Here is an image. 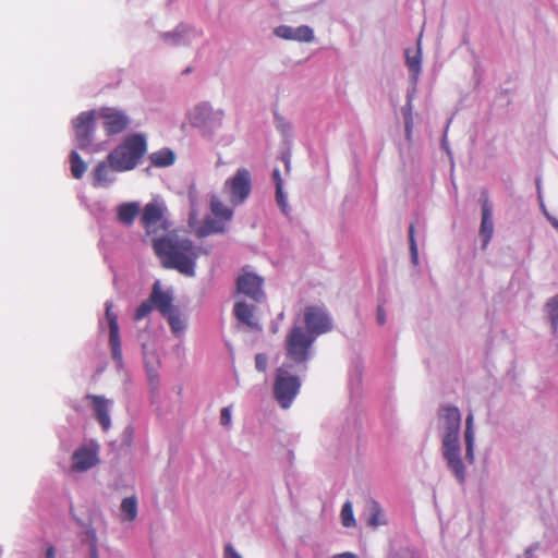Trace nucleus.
<instances>
[{"mask_svg": "<svg viewBox=\"0 0 558 558\" xmlns=\"http://www.w3.org/2000/svg\"><path fill=\"white\" fill-rule=\"evenodd\" d=\"M276 201L281 210L287 214V202L281 186L276 189Z\"/></svg>", "mask_w": 558, "mask_h": 558, "instance_id": "c9c22d12", "label": "nucleus"}, {"mask_svg": "<svg viewBox=\"0 0 558 558\" xmlns=\"http://www.w3.org/2000/svg\"><path fill=\"white\" fill-rule=\"evenodd\" d=\"M439 417L446 434L442 438L444 457L448 462L449 469L453 472L459 483L465 480V469L461 459V448L459 444V432L461 425V413L457 407H442Z\"/></svg>", "mask_w": 558, "mask_h": 558, "instance_id": "f03ea898", "label": "nucleus"}, {"mask_svg": "<svg viewBox=\"0 0 558 558\" xmlns=\"http://www.w3.org/2000/svg\"><path fill=\"white\" fill-rule=\"evenodd\" d=\"M377 320L379 325H384L386 323V315L381 305L377 308Z\"/></svg>", "mask_w": 558, "mask_h": 558, "instance_id": "a19ab883", "label": "nucleus"}, {"mask_svg": "<svg viewBox=\"0 0 558 558\" xmlns=\"http://www.w3.org/2000/svg\"><path fill=\"white\" fill-rule=\"evenodd\" d=\"M210 210L215 218L206 217L203 225L196 228L195 231L198 238L223 232L226 222L230 221L233 215L232 209L227 207L216 195L210 198Z\"/></svg>", "mask_w": 558, "mask_h": 558, "instance_id": "423d86ee", "label": "nucleus"}, {"mask_svg": "<svg viewBox=\"0 0 558 558\" xmlns=\"http://www.w3.org/2000/svg\"><path fill=\"white\" fill-rule=\"evenodd\" d=\"M301 388L299 376L292 375L287 367L277 369L274 381V397L282 409H289Z\"/></svg>", "mask_w": 558, "mask_h": 558, "instance_id": "39448f33", "label": "nucleus"}, {"mask_svg": "<svg viewBox=\"0 0 558 558\" xmlns=\"http://www.w3.org/2000/svg\"><path fill=\"white\" fill-rule=\"evenodd\" d=\"M179 37H180V34H178V33L167 34L166 35V38H170L173 44H178L179 43Z\"/></svg>", "mask_w": 558, "mask_h": 558, "instance_id": "37998d69", "label": "nucleus"}, {"mask_svg": "<svg viewBox=\"0 0 558 558\" xmlns=\"http://www.w3.org/2000/svg\"><path fill=\"white\" fill-rule=\"evenodd\" d=\"M140 221L147 234L168 231L171 227L166 217V207L158 202H150L144 206Z\"/></svg>", "mask_w": 558, "mask_h": 558, "instance_id": "6e6552de", "label": "nucleus"}, {"mask_svg": "<svg viewBox=\"0 0 558 558\" xmlns=\"http://www.w3.org/2000/svg\"><path fill=\"white\" fill-rule=\"evenodd\" d=\"M165 317H167L171 330L174 333H180L183 331L185 325L178 312L173 310L169 314L165 315Z\"/></svg>", "mask_w": 558, "mask_h": 558, "instance_id": "2f4dec72", "label": "nucleus"}, {"mask_svg": "<svg viewBox=\"0 0 558 558\" xmlns=\"http://www.w3.org/2000/svg\"><path fill=\"white\" fill-rule=\"evenodd\" d=\"M546 311L551 322L554 331L558 328V293L546 303Z\"/></svg>", "mask_w": 558, "mask_h": 558, "instance_id": "7c9ffc66", "label": "nucleus"}, {"mask_svg": "<svg viewBox=\"0 0 558 558\" xmlns=\"http://www.w3.org/2000/svg\"><path fill=\"white\" fill-rule=\"evenodd\" d=\"M252 187L251 173L247 169H238L233 178L226 182V189L230 194L233 205L242 204L250 195Z\"/></svg>", "mask_w": 558, "mask_h": 558, "instance_id": "1a4fd4ad", "label": "nucleus"}, {"mask_svg": "<svg viewBox=\"0 0 558 558\" xmlns=\"http://www.w3.org/2000/svg\"><path fill=\"white\" fill-rule=\"evenodd\" d=\"M305 332L313 335L315 339L332 329V323L328 313L318 305H307L303 311V318L300 322Z\"/></svg>", "mask_w": 558, "mask_h": 558, "instance_id": "0eeeda50", "label": "nucleus"}, {"mask_svg": "<svg viewBox=\"0 0 558 558\" xmlns=\"http://www.w3.org/2000/svg\"><path fill=\"white\" fill-rule=\"evenodd\" d=\"M149 299L154 307H156L162 316L173 311L172 298L169 293L160 290L159 282L154 284Z\"/></svg>", "mask_w": 558, "mask_h": 558, "instance_id": "6ab92c4d", "label": "nucleus"}, {"mask_svg": "<svg viewBox=\"0 0 558 558\" xmlns=\"http://www.w3.org/2000/svg\"><path fill=\"white\" fill-rule=\"evenodd\" d=\"M150 162L157 168H166L174 163L175 155L169 148H162L149 156Z\"/></svg>", "mask_w": 558, "mask_h": 558, "instance_id": "393cba45", "label": "nucleus"}, {"mask_svg": "<svg viewBox=\"0 0 558 558\" xmlns=\"http://www.w3.org/2000/svg\"><path fill=\"white\" fill-rule=\"evenodd\" d=\"M494 234L493 209L487 196L482 199V221L480 235L483 239V248L487 246Z\"/></svg>", "mask_w": 558, "mask_h": 558, "instance_id": "f3484780", "label": "nucleus"}, {"mask_svg": "<svg viewBox=\"0 0 558 558\" xmlns=\"http://www.w3.org/2000/svg\"><path fill=\"white\" fill-rule=\"evenodd\" d=\"M71 174L75 179H81L86 172L87 165L81 158L77 151L72 150L70 154Z\"/></svg>", "mask_w": 558, "mask_h": 558, "instance_id": "cd10ccee", "label": "nucleus"}, {"mask_svg": "<svg viewBox=\"0 0 558 558\" xmlns=\"http://www.w3.org/2000/svg\"><path fill=\"white\" fill-rule=\"evenodd\" d=\"M216 116H218L219 120H221L222 116H223V112L222 111H219L216 113Z\"/></svg>", "mask_w": 558, "mask_h": 558, "instance_id": "49530a36", "label": "nucleus"}, {"mask_svg": "<svg viewBox=\"0 0 558 558\" xmlns=\"http://www.w3.org/2000/svg\"><path fill=\"white\" fill-rule=\"evenodd\" d=\"M140 214L138 203H123L117 208L118 220L126 226H131Z\"/></svg>", "mask_w": 558, "mask_h": 558, "instance_id": "4be33fe9", "label": "nucleus"}, {"mask_svg": "<svg viewBox=\"0 0 558 558\" xmlns=\"http://www.w3.org/2000/svg\"><path fill=\"white\" fill-rule=\"evenodd\" d=\"M268 364V357L265 353H258L255 356V367L258 372H265Z\"/></svg>", "mask_w": 558, "mask_h": 558, "instance_id": "72a5a7b5", "label": "nucleus"}, {"mask_svg": "<svg viewBox=\"0 0 558 558\" xmlns=\"http://www.w3.org/2000/svg\"><path fill=\"white\" fill-rule=\"evenodd\" d=\"M341 522L345 527H354L356 525V521L353 513V506L351 501H345L341 509Z\"/></svg>", "mask_w": 558, "mask_h": 558, "instance_id": "c85d7f7f", "label": "nucleus"}, {"mask_svg": "<svg viewBox=\"0 0 558 558\" xmlns=\"http://www.w3.org/2000/svg\"><path fill=\"white\" fill-rule=\"evenodd\" d=\"M113 171V167L108 162V158L100 161L93 171L94 186H108L112 183L114 180L112 177Z\"/></svg>", "mask_w": 558, "mask_h": 558, "instance_id": "aec40b11", "label": "nucleus"}, {"mask_svg": "<svg viewBox=\"0 0 558 558\" xmlns=\"http://www.w3.org/2000/svg\"><path fill=\"white\" fill-rule=\"evenodd\" d=\"M231 423V409L229 407L222 408L220 412V424L229 426Z\"/></svg>", "mask_w": 558, "mask_h": 558, "instance_id": "4c0bfd02", "label": "nucleus"}, {"mask_svg": "<svg viewBox=\"0 0 558 558\" xmlns=\"http://www.w3.org/2000/svg\"><path fill=\"white\" fill-rule=\"evenodd\" d=\"M465 459L473 463L474 461V432H473V414L470 413L465 420Z\"/></svg>", "mask_w": 558, "mask_h": 558, "instance_id": "b1692460", "label": "nucleus"}, {"mask_svg": "<svg viewBox=\"0 0 558 558\" xmlns=\"http://www.w3.org/2000/svg\"><path fill=\"white\" fill-rule=\"evenodd\" d=\"M113 302L107 301L105 303V317L109 327V347L111 349V355L113 361L120 367L123 363L122 356V348H121V338H120V328L118 324V316L112 311Z\"/></svg>", "mask_w": 558, "mask_h": 558, "instance_id": "9b49d317", "label": "nucleus"}, {"mask_svg": "<svg viewBox=\"0 0 558 558\" xmlns=\"http://www.w3.org/2000/svg\"><path fill=\"white\" fill-rule=\"evenodd\" d=\"M153 308H154V305H153L150 299L148 298L147 300L143 301L140 304V306L136 308L135 314H134V320L140 322V320L144 319L146 316H148L150 314Z\"/></svg>", "mask_w": 558, "mask_h": 558, "instance_id": "473e14b6", "label": "nucleus"}, {"mask_svg": "<svg viewBox=\"0 0 558 558\" xmlns=\"http://www.w3.org/2000/svg\"><path fill=\"white\" fill-rule=\"evenodd\" d=\"M196 219H197V213L196 211H192L190 214V218H189V222H190L191 227L195 226Z\"/></svg>", "mask_w": 558, "mask_h": 558, "instance_id": "c03bdc74", "label": "nucleus"}, {"mask_svg": "<svg viewBox=\"0 0 558 558\" xmlns=\"http://www.w3.org/2000/svg\"><path fill=\"white\" fill-rule=\"evenodd\" d=\"M99 463L98 448L82 446L72 454V470L75 472H85Z\"/></svg>", "mask_w": 558, "mask_h": 558, "instance_id": "4468645a", "label": "nucleus"}, {"mask_svg": "<svg viewBox=\"0 0 558 558\" xmlns=\"http://www.w3.org/2000/svg\"><path fill=\"white\" fill-rule=\"evenodd\" d=\"M256 306L248 305L245 302H236L234 304L233 314L236 319L252 329H260L255 316Z\"/></svg>", "mask_w": 558, "mask_h": 558, "instance_id": "a211bd4d", "label": "nucleus"}, {"mask_svg": "<svg viewBox=\"0 0 558 558\" xmlns=\"http://www.w3.org/2000/svg\"><path fill=\"white\" fill-rule=\"evenodd\" d=\"M46 558H54V548H53V546H49L47 548Z\"/></svg>", "mask_w": 558, "mask_h": 558, "instance_id": "a18cd8bd", "label": "nucleus"}, {"mask_svg": "<svg viewBox=\"0 0 558 558\" xmlns=\"http://www.w3.org/2000/svg\"><path fill=\"white\" fill-rule=\"evenodd\" d=\"M121 513L123 521H134L137 515V500L135 496L126 497L121 502Z\"/></svg>", "mask_w": 558, "mask_h": 558, "instance_id": "a878e982", "label": "nucleus"}, {"mask_svg": "<svg viewBox=\"0 0 558 558\" xmlns=\"http://www.w3.org/2000/svg\"><path fill=\"white\" fill-rule=\"evenodd\" d=\"M223 558H241L231 544L225 546Z\"/></svg>", "mask_w": 558, "mask_h": 558, "instance_id": "58836bf2", "label": "nucleus"}, {"mask_svg": "<svg viewBox=\"0 0 558 558\" xmlns=\"http://www.w3.org/2000/svg\"><path fill=\"white\" fill-rule=\"evenodd\" d=\"M274 34L282 39L302 43H310L314 39V32L307 25H301L295 28L288 25H280L274 29Z\"/></svg>", "mask_w": 558, "mask_h": 558, "instance_id": "2eb2a0df", "label": "nucleus"}, {"mask_svg": "<svg viewBox=\"0 0 558 558\" xmlns=\"http://www.w3.org/2000/svg\"><path fill=\"white\" fill-rule=\"evenodd\" d=\"M409 241H410V250L413 256V259H417V246L414 238V225H411L409 228Z\"/></svg>", "mask_w": 558, "mask_h": 558, "instance_id": "f704fd0d", "label": "nucleus"}, {"mask_svg": "<svg viewBox=\"0 0 558 558\" xmlns=\"http://www.w3.org/2000/svg\"><path fill=\"white\" fill-rule=\"evenodd\" d=\"M404 54L405 64L409 71L411 72L413 80L416 81L421 73L422 63L421 39L417 40L416 49H407Z\"/></svg>", "mask_w": 558, "mask_h": 558, "instance_id": "412c9836", "label": "nucleus"}, {"mask_svg": "<svg viewBox=\"0 0 558 558\" xmlns=\"http://www.w3.org/2000/svg\"><path fill=\"white\" fill-rule=\"evenodd\" d=\"M153 248L165 268L175 269L189 277L195 275V262L201 250L191 240L170 232L154 239Z\"/></svg>", "mask_w": 558, "mask_h": 558, "instance_id": "f257e3e1", "label": "nucleus"}, {"mask_svg": "<svg viewBox=\"0 0 558 558\" xmlns=\"http://www.w3.org/2000/svg\"><path fill=\"white\" fill-rule=\"evenodd\" d=\"M86 399L90 400L95 417L102 427V429L105 432L108 430L111 426V420L109 415V408L111 401L102 396L90 393L86 396Z\"/></svg>", "mask_w": 558, "mask_h": 558, "instance_id": "dca6fc26", "label": "nucleus"}, {"mask_svg": "<svg viewBox=\"0 0 558 558\" xmlns=\"http://www.w3.org/2000/svg\"><path fill=\"white\" fill-rule=\"evenodd\" d=\"M147 150L146 137L143 134H131L126 136L108 155V162L116 172L133 170L144 157Z\"/></svg>", "mask_w": 558, "mask_h": 558, "instance_id": "7ed1b4c3", "label": "nucleus"}, {"mask_svg": "<svg viewBox=\"0 0 558 558\" xmlns=\"http://www.w3.org/2000/svg\"><path fill=\"white\" fill-rule=\"evenodd\" d=\"M87 534L89 537L90 558H98L96 534L94 531H90Z\"/></svg>", "mask_w": 558, "mask_h": 558, "instance_id": "e433bc0d", "label": "nucleus"}, {"mask_svg": "<svg viewBox=\"0 0 558 558\" xmlns=\"http://www.w3.org/2000/svg\"><path fill=\"white\" fill-rule=\"evenodd\" d=\"M413 108L411 100L407 102V105L402 108V114L404 118V129H405V137L408 141H411L412 137V128H413Z\"/></svg>", "mask_w": 558, "mask_h": 558, "instance_id": "c756f323", "label": "nucleus"}, {"mask_svg": "<svg viewBox=\"0 0 558 558\" xmlns=\"http://www.w3.org/2000/svg\"><path fill=\"white\" fill-rule=\"evenodd\" d=\"M368 510V519L367 524L374 529L387 524L386 515L380 505L374 500L369 499L367 502Z\"/></svg>", "mask_w": 558, "mask_h": 558, "instance_id": "5701e85b", "label": "nucleus"}, {"mask_svg": "<svg viewBox=\"0 0 558 558\" xmlns=\"http://www.w3.org/2000/svg\"><path fill=\"white\" fill-rule=\"evenodd\" d=\"M263 283L262 277L244 267L242 274L236 278V290L255 302H262L265 299Z\"/></svg>", "mask_w": 558, "mask_h": 558, "instance_id": "9d476101", "label": "nucleus"}, {"mask_svg": "<svg viewBox=\"0 0 558 558\" xmlns=\"http://www.w3.org/2000/svg\"><path fill=\"white\" fill-rule=\"evenodd\" d=\"M98 117L102 119V125L107 135L121 133L129 125V118L126 114L113 108H102L98 112Z\"/></svg>", "mask_w": 558, "mask_h": 558, "instance_id": "ddd939ff", "label": "nucleus"}, {"mask_svg": "<svg viewBox=\"0 0 558 558\" xmlns=\"http://www.w3.org/2000/svg\"><path fill=\"white\" fill-rule=\"evenodd\" d=\"M214 112L210 106L208 104H202L195 108L192 122L197 126L204 125L209 122Z\"/></svg>", "mask_w": 558, "mask_h": 558, "instance_id": "bb28decb", "label": "nucleus"}, {"mask_svg": "<svg viewBox=\"0 0 558 558\" xmlns=\"http://www.w3.org/2000/svg\"><path fill=\"white\" fill-rule=\"evenodd\" d=\"M332 558H357V557L351 553H342V554L335 555Z\"/></svg>", "mask_w": 558, "mask_h": 558, "instance_id": "79ce46f5", "label": "nucleus"}, {"mask_svg": "<svg viewBox=\"0 0 558 558\" xmlns=\"http://www.w3.org/2000/svg\"><path fill=\"white\" fill-rule=\"evenodd\" d=\"M315 341L313 335L305 332L300 320L295 319L284 339L286 357L290 365H305L311 359Z\"/></svg>", "mask_w": 558, "mask_h": 558, "instance_id": "20e7f679", "label": "nucleus"}, {"mask_svg": "<svg viewBox=\"0 0 558 558\" xmlns=\"http://www.w3.org/2000/svg\"><path fill=\"white\" fill-rule=\"evenodd\" d=\"M73 129L78 147L81 149L89 147L95 131V111L81 112L73 120Z\"/></svg>", "mask_w": 558, "mask_h": 558, "instance_id": "f8f14e48", "label": "nucleus"}, {"mask_svg": "<svg viewBox=\"0 0 558 558\" xmlns=\"http://www.w3.org/2000/svg\"><path fill=\"white\" fill-rule=\"evenodd\" d=\"M272 179H274V182L276 184V189H278V186L282 187V179H281V174H280V170L279 169L276 168L274 170Z\"/></svg>", "mask_w": 558, "mask_h": 558, "instance_id": "ea45409f", "label": "nucleus"}]
</instances>
